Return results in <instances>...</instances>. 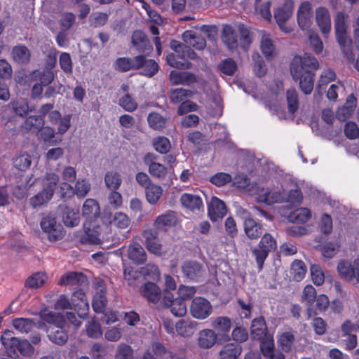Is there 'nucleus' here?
I'll list each match as a JSON object with an SVG mask.
<instances>
[{"label":"nucleus","instance_id":"nucleus-1","mask_svg":"<svg viewBox=\"0 0 359 359\" xmlns=\"http://www.w3.org/2000/svg\"><path fill=\"white\" fill-rule=\"evenodd\" d=\"M318 67L316 58L309 54L295 55L290 63V74L294 81H299V88L305 95H310L313 91L314 72Z\"/></svg>","mask_w":359,"mask_h":359},{"label":"nucleus","instance_id":"nucleus-2","mask_svg":"<svg viewBox=\"0 0 359 359\" xmlns=\"http://www.w3.org/2000/svg\"><path fill=\"white\" fill-rule=\"evenodd\" d=\"M99 203L93 198L85 201L82 207V215L86 218L83 224L84 233L80 238L82 244L97 245L100 243V229L93 224V219L100 216Z\"/></svg>","mask_w":359,"mask_h":359},{"label":"nucleus","instance_id":"nucleus-3","mask_svg":"<svg viewBox=\"0 0 359 359\" xmlns=\"http://www.w3.org/2000/svg\"><path fill=\"white\" fill-rule=\"evenodd\" d=\"M278 243L276 238L270 233H265L261 237L258 244L251 249L259 270L263 269L264 262L271 252L276 250Z\"/></svg>","mask_w":359,"mask_h":359},{"label":"nucleus","instance_id":"nucleus-4","mask_svg":"<svg viewBox=\"0 0 359 359\" xmlns=\"http://www.w3.org/2000/svg\"><path fill=\"white\" fill-rule=\"evenodd\" d=\"M294 8L293 0H284L282 4L274 7L273 16L280 29L289 33L291 28L286 25L287 21L292 17Z\"/></svg>","mask_w":359,"mask_h":359},{"label":"nucleus","instance_id":"nucleus-5","mask_svg":"<svg viewBox=\"0 0 359 359\" xmlns=\"http://www.w3.org/2000/svg\"><path fill=\"white\" fill-rule=\"evenodd\" d=\"M158 156L154 153L148 152L143 157V162L148 167L149 173L154 177L160 180H165L168 172V168L157 162Z\"/></svg>","mask_w":359,"mask_h":359},{"label":"nucleus","instance_id":"nucleus-6","mask_svg":"<svg viewBox=\"0 0 359 359\" xmlns=\"http://www.w3.org/2000/svg\"><path fill=\"white\" fill-rule=\"evenodd\" d=\"M190 313L194 318L204 320L212 313V306L207 299L197 297L191 302Z\"/></svg>","mask_w":359,"mask_h":359},{"label":"nucleus","instance_id":"nucleus-7","mask_svg":"<svg viewBox=\"0 0 359 359\" xmlns=\"http://www.w3.org/2000/svg\"><path fill=\"white\" fill-rule=\"evenodd\" d=\"M337 271L340 277L356 285L359 283V262L351 264L346 261H341L337 266Z\"/></svg>","mask_w":359,"mask_h":359},{"label":"nucleus","instance_id":"nucleus-8","mask_svg":"<svg viewBox=\"0 0 359 359\" xmlns=\"http://www.w3.org/2000/svg\"><path fill=\"white\" fill-rule=\"evenodd\" d=\"M42 230L48 234L50 241H57L63 237L62 227L57 224L55 217L48 215L43 217L40 223Z\"/></svg>","mask_w":359,"mask_h":359},{"label":"nucleus","instance_id":"nucleus-9","mask_svg":"<svg viewBox=\"0 0 359 359\" xmlns=\"http://www.w3.org/2000/svg\"><path fill=\"white\" fill-rule=\"evenodd\" d=\"M162 304L165 307L170 308L171 313L177 317H182L187 313V305L183 299H174L170 291L163 292Z\"/></svg>","mask_w":359,"mask_h":359},{"label":"nucleus","instance_id":"nucleus-10","mask_svg":"<svg viewBox=\"0 0 359 359\" xmlns=\"http://www.w3.org/2000/svg\"><path fill=\"white\" fill-rule=\"evenodd\" d=\"M143 58L140 55L133 57H118L114 63V68L119 72H127L130 70H137L141 69Z\"/></svg>","mask_w":359,"mask_h":359},{"label":"nucleus","instance_id":"nucleus-11","mask_svg":"<svg viewBox=\"0 0 359 359\" xmlns=\"http://www.w3.org/2000/svg\"><path fill=\"white\" fill-rule=\"evenodd\" d=\"M0 341L4 346L8 356L13 358L18 356V349L20 340L15 337L13 331L6 330L1 335Z\"/></svg>","mask_w":359,"mask_h":359},{"label":"nucleus","instance_id":"nucleus-12","mask_svg":"<svg viewBox=\"0 0 359 359\" xmlns=\"http://www.w3.org/2000/svg\"><path fill=\"white\" fill-rule=\"evenodd\" d=\"M334 29L337 42L344 51L347 43V27L344 13L338 12L337 13L334 19Z\"/></svg>","mask_w":359,"mask_h":359},{"label":"nucleus","instance_id":"nucleus-13","mask_svg":"<svg viewBox=\"0 0 359 359\" xmlns=\"http://www.w3.org/2000/svg\"><path fill=\"white\" fill-rule=\"evenodd\" d=\"M243 229L245 234L250 240H257L262 236L264 231L262 224L251 216L245 218Z\"/></svg>","mask_w":359,"mask_h":359},{"label":"nucleus","instance_id":"nucleus-14","mask_svg":"<svg viewBox=\"0 0 359 359\" xmlns=\"http://www.w3.org/2000/svg\"><path fill=\"white\" fill-rule=\"evenodd\" d=\"M312 6L309 1L302 2L297 11V22L303 30L308 29L312 22Z\"/></svg>","mask_w":359,"mask_h":359},{"label":"nucleus","instance_id":"nucleus-15","mask_svg":"<svg viewBox=\"0 0 359 359\" xmlns=\"http://www.w3.org/2000/svg\"><path fill=\"white\" fill-rule=\"evenodd\" d=\"M141 295L149 302L157 304L161 298V290L154 283L147 282L140 288Z\"/></svg>","mask_w":359,"mask_h":359},{"label":"nucleus","instance_id":"nucleus-16","mask_svg":"<svg viewBox=\"0 0 359 359\" xmlns=\"http://www.w3.org/2000/svg\"><path fill=\"white\" fill-rule=\"evenodd\" d=\"M227 212L226 206L224 202L216 196L211 198L208 205V215L212 222L223 218Z\"/></svg>","mask_w":359,"mask_h":359},{"label":"nucleus","instance_id":"nucleus-17","mask_svg":"<svg viewBox=\"0 0 359 359\" xmlns=\"http://www.w3.org/2000/svg\"><path fill=\"white\" fill-rule=\"evenodd\" d=\"M316 20L322 34L326 36L331 30V19L329 11L325 7H318L316 10Z\"/></svg>","mask_w":359,"mask_h":359},{"label":"nucleus","instance_id":"nucleus-18","mask_svg":"<svg viewBox=\"0 0 359 359\" xmlns=\"http://www.w3.org/2000/svg\"><path fill=\"white\" fill-rule=\"evenodd\" d=\"M131 43L136 50L142 53L152 50L150 41L144 32L136 29L133 32L131 37Z\"/></svg>","mask_w":359,"mask_h":359},{"label":"nucleus","instance_id":"nucleus-19","mask_svg":"<svg viewBox=\"0 0 359 359\" xmlns=\"http://www.w3.org/2000/svg\"><path fill=\"white\" fill-rule=\"evenodd\" d=\"M106 295V287L101 283H98L92 302V306L95 312L103 313L104 311L108 302Z\"/></svg>","mask_w":359,"mask_h":359},{"label":"nucleus","instance_id":"nucleus-20","mask_svg":"<svg viewBox=\"0 0 359 359\" xmlns=\"http://www.w3.org/2000/svg\"><path fill=\"white\" fill-rule=\"evenodd\" d=\"M184 42L194 48L199 50H203L206 46V41L201 34L193 30H186L182 34Z\"/></svg>","mask_w":359,"mask_h":359},{"label":"nucleus","instance_id":"nucleus-21","mask_svg":"<svg viewBox=\"0 0 359 359\" xmlns=\"http://www.w3.org/2000/svg\"><path fill=\"white\" fill-rule=\"evenodd\" d=\"M231 324V320L226 316H218L211 321V327L217 332L218 334L226 337V341L230 340L229 332Z\"/></svg>","mask_w":359,"mask_h":359},{"label":"nucleus","instance_id":"nucleus-22","mask_svg":"<svg viewBox=\"0 0 359 359\" xmlns=\"http://www.w3.org/2000/svg\"><path fill=\"white\" fill-rule=\"evenodd\" d=\"M86 281V276L83 273L72 271L62 275L60 279L59 285L81 287Z\"/></svg>","mask_w":359,"mask_h":359},{"label":"nucleus","instance_id":"nucleus-23","mask_svg":"<svg viewBox=\"0 0 359 359\" xmlns=\"http://www.w3.org/2000/svg\"><path fill=\"white\" fill-rule=\"evenodd\" d=\"M182 269L185 277L192 280H197L201 276L203 265L196 261H187L183 263Z\"/></svg>","mask_w":359,"mask_h":359},{"label":"nucleus","instance_id":"nucleus-24","mask_svg":"<svg viewBox=\"0 0 359 359\" xmlns=\"http://www.w3.org/2000/svg\"><path fill=\"white\" fill-rule=\"evenodd\" d=\"M251 335L255 340H262L269 335L266 321L263 316L256 318L252 321Z\"/></svg>","mask_w":359,"mask_h":359},{"label":"nucleus","instance_id":"nucleus-25","mask_svg":"<svg viewBox=\"0 0 359 359\" xmlns=\"http://www.w3.org/2000/svg\"><path fill=\"white\" fill-rule=\"evenodd\" d=\"M65 326H55L47 330L48 337L53 343L62 346L66 344L69 336L65 330Z\"/></svg>","mask_w":359,"mask_h":359},{"label":"nucleus","instance_id":"nucleus-26","mask_svg":"<svg viewBox=\"0 0 359 359\" xmlns=\"http://www.w3.org/2000/svg\"><path fill=\"white\" fill-rule=\"evenodd\" d=\"M176 223L177 217L175 212L168 210L156 217L154 226L158 229L166 230L167 228L174 226Z\"/></svg>","mask_w":359,"mask_h":359},{"label":"nucleus","instance_id":"nucleus-27","mask_svg":"<svg viewBox=\"0 0 359 359\" xmlns=\"http://www.w3.org/2000/svg\"><path fill=\"white\" fill-rule=\"evenodd\" d=\"M39 314L43 322L52 325L53 327L66 326L65 318L60 313L43 309L40 311Z\"/></svg>","mask_w":359,"mask_h":359},{"label":"nucleus","instance_id":"nucleus-28","mask_svg":"<svg viewBox=\"0 0 359 359\" xmlns=\"http://www.w3.org/2000/svg\"><path fill=\"white\" fill-rule=\"evenodd\" d=\"M128 257L136 264H142L147 260V254L138 243H133L129 245Z\"/></svg>","mask_w":359,"mask_h":359},{"label":"nucleus","instance_id":"nucleus-29","mask_svg":"<svg viewBox=\"0 0 359 359\" xmlns=\"http://www.w3.org/2000/svg\"><path fill=\"white\" fill-rule=\"evenodd\" d=\"M217 339V334L211 329H204L199 332L198 342L202 348L212 347Z\"/></svg>","mask_w":359,"mask_h":359},{"label":"nucleus","instance_id":"nucleus-30","mask_svg":"<svg viewBox=\"0 0 359 359\" xmlns=\"http://www.w3.org/2000/svg\"><path fill=\"white\" fill-rule=\"evenodd\" d=\"M294 341L295 337L292 330L284 332L277 337L278 346L281 349L280 351L285 353L292 351Z\"/></svg>","mask_w":359,"mask_h":359},{"label":"nucleus","instance_id":"nucleus-31","mask_svg":"<svg viewBox=\"0 0 359 359\" xmlns=\"http://www.w3.org/2000/svg\"><path fill=\"white\" fill-rule=\"evenodd\" d=\"M194 95V91L182 88L172 89L170 92V101L173 104H180L182 102L187 101Z\"/></svg>","mask_w":359,"mask_h":359},{"label":"nucleus","instance_id":"nucleus-32","mask_svg":"<svg viewBox=\"0 0 359 359\" xmlns=\"http://www.w3.org/2000/svg\"><path fill=\"white\" fill-rule=\"evenodd\" d=\"M242 347L238 344L228 343L219 352V359H237L241 354Z\"/></svg>","mask_w":359,"mask_h":359},{"label":"nucleus","instance_id":"nucleus-33","mask_svg":"<svg viewBox=\"0 0 359 359\" xmlns=\"http://www.w3.org/2000/svg\"><path fill=\"white\" fill-rule=\"evenodd\" d=\"M180 201L184 207L192 211L203 208L201 198L195 194L184 193L181 196Z\"/></svg>","mask_w":359,"mask_h":359},{"label":"nucleus","instance_id":"nucleus-34","mask_svg":"<svg viewBox=\"0 0 359 359\" xmlns=\"http://www.w3.org/2000/svg\"><path fill=\"white\" fill-rule=\"evenodd\" d=\"M316 297V289L311 285H307L303 290L302 302L306 303L309 318L316 313L313 310V304Z\"/></svg>","mask_w":359,"mask_h":359},{"label":"nucleus","instance_id":"nucleus-35","mask_svg":"<svg viewBox=\"0 0 359 359\" xmlns=\"http://www.w3.org/2000/svg\"><path fill=\"white\" fill-rule=\"evenodd\" d=\"M222 39L230 50L236 49L238 47V35L231 25H226L223 28Z\"/></svg>","mask_w":359,"mask_h":359},{"label":"nucleus","instance_id":"nucleus-36","mask_svg":"<svg viewBox=\"0 0 359 359\" xmlns=\"http://www.w3.org/2000/svg\"><path fill=\"white\" fill-rule=\"evenodd\" d=\"M257 201L267 205L282 203L284 201V194L280 191H268L257 196Z\"/></svg>","mask_w":359,"mask_h":359},{"label":"nucleus","instance_id":"nucleus-37","mask_svg":"<svg viewBox=\"0 0 359 359\" xmlns=\"http://www.w3.org/2000/svg\"><path fill=\"white\" fill-rule=\"evenodd\" d=\"M357 104V99L353 95L348 96L345 106L339 107L337 111V117L339 120H346L348 116L353 111Z\"/></svg>","mask_w":359,"mask_h":359},{"label":"nucleus","instance_id":"nucleus-38","mask_svg":"<svg viewBox=\"0 0 359 359\" xmlns=\"http://www.w3.org/2000/svg\"><path fill=\"white\" fill-rule=\"evenodd\" d=\"M167 63L175 68L185 69L191 67V62L186 60V55L180 53H170L167 55Z\"/></svg>","mask_w":359,"mask_h":359},{"label":"nucleus","instance_id":"nucleus-39","mask_svg":"<svg viewBox=\"0 0 359 359\" xmlns=\"http://www.w3.org/2000/svg\"><path fill=\"white\" fill-rule=\"evenodd\" d=\"M13 60L18 64H26L30 60V51L24 45L15 46L11 51Z\"/></svg>","mask_w":359,"mask_h":359},{"label":"nucleus","instance_id":"nucleus-40","mask_svg":"<svg viewBox=\"0 0 359 359\" xmlns=\"http://www.w3.org/2000/svg\"><path fill=\"white\" fill-rule=\"evenodd\" d=\"M12 325L20 333H29L36 326L33 319L27 318H16L13 320Z\"/></svg>","mask_w":359,"mask_h":359},{"label":"nucleus","instance_id":"nucleus-41","mask_svg":"<svg viewBox=\"0 0 359 359\" xmlns=\"http://www.w3.org/2000/svg\"><path fill=\"white\" fill-rule=\"evenodd\" d=\"M311 217L309 209L306 208H298L290 213L288 219L292 223L304 224Z\"/></svg>","mask_w":359,"mask_h":359},{"label":"nucleus","instance_id":"nucleus-42","mask_svg":"<svg viewBox=\"0 0 359 359\" xmlns=\"http://www.w3.org/2000/svg\"><path fill=\"white\" fill-rule=\"evenodd\" d=\"M60 180L59 176L54 172L47 173L43 179V191L53 197L56 185Z\"/></svg>","mask_w":359,"mask_h":359},{"label":"nucleus","instance_id":"nucleus-43","mask_svg":"<svg viewBox=\"0 0 359 359\" xmlns=\"http://www.w3.org/2000/svg\"><path fill=\"white\" fill-rule=\"evenodd\" d=\"M149 126L155 130L161 131L166 127L167 119L158 112H151L147 116Z\"/></svg>","mask_w":359,"mask_h":359},{"label":"nucleus","instance_id":"nucleus-44","mask_svg":"<svg viewBox=\"0 0 359 359\" xmlns=\"http://www.w3.org/2000/svg\"><path fill=\"white\" fill-rule=\"evenodd\" d=\"M43 125L44 119L41 116H29L26 118L23 127L27 131L39 133Z\"/></svg>","mask_w":359,"mask_h":359},{"label":"nucleus","instance_id":"nucleus-45","mask_svg":"<svg viewBox=\"0 0 359 359\" xmlns=\"http://www.w3.org/2000/svg\"><path fill=\"white\" fill-rule=\"evenodd\" d=\"M143 58L142 74L144 76L151 77L157 74L159 69L158 64L154 60H147L144 55H140Z\"/></svg>","mask_w":359,"mask_h":359},{"label":"nucleus","instance_id":"nucleus-46","mask_svg":"<svg viewBox=\"0 0 359 359\" xmlns=\"http://www.w3.org/2000/svg\"><path fill=\"white\" fill-rule=\"evenodd\" d=\"M163 189L159 185L151 184L145 189V195L147 201L152 205L156 204L161 197Z\"/></svg>","mask_w":359,"mask_h":359},{"label":"nucleus","instance_id":"nucleus-47","mask_svg":"<svg viewBox=\"0 0 359 359\" xmlns=\"http://www.w3.org/2000/svg\"><path fill=\"white\" fill-rule=\"evenodd\" d=\"M107 187L111 190H118L122 183L121 175L117 172L108 171L104 176Z\"/></svg>","mask_w":359,"mask_h":359},{"label":"nucleus","instance_id":"nucleus-48","mask_svg":"<svg viewBox=\"0 0 359 359\" xmlns=\"http://www.w3.org/2000/svg\"><path fill=\"white\" fill-rule=\"evenodd\" d=\"M62 220L66 226H76L79 223V213L68 207H65L62 212Z\"/></svg>","mask_w":359,"mask_h":359},{"label":"nucleus","instance_id":"nucleus-49","mask_svg":"<svg viewBox=\"0 0 359 359\" xmlns=\"http://www.w3.org/2000/svg\"><path fill=\"white\" fill-rule=\"evenodd\" d=\"M152 145L154 149L161 154H167L171 149V144L169 139L164 136H158L154 138Z\"/></svg>","mask_w":359,"mask_h":359},{"label":"nucleus","instance_id":"nucleus-50","mask_svg":"<svg viewBox=\"0 0 359 359\" xmlns=\"http://www.w3.org/2000/svg\"><path fill=\"white\" fill-rule=\"evenodd\" d=\"M287 109L290 114H294L299 109V97L294 88L288 89L286 92Z\"/></svg>","mask_w":359,"mask_h":359},{"label":"nucleus","instance_id":"nucleus-51","mask_svg":"<svg viewBox=\"0 0 359 359\" xmlns=\"http://www.w3.org/2000/svg\"><path fill=\"white\" fill-rule=\"evenodd\" d=\"M254 62L253 71L258 77L264 76L267 72L265 62L262 56L258 53H254L252 55Z\"/></svg>","mask_w":359,"mask_h":359},{"label":"nucleus","instance_id":"nucleus-52","mask_svg":"<svg viewBox=\"0 0 359 359\" xmlns=\"http://www.w3.org/2000/svg\"><path fill=\"white\" fill-rule=\"evenodd\" d=\"M46 280V276L45 273H35L27 279L25 286L29 288H39L44 285Z\"/></svg>","mask_w":359,"mask_h":359},{"label":"nucleus","instance_id":"nucleus-53","mask_svg":"<svg viewBox=\"0 0 359 359\" xmlns=\"http://www.w3.org/2000/svg\"><path fill=\"white\" fill-rule=\"evenodd\" d=\"M86 334L90 338L97 339L102 335L101 325L95 318H93L91 321L88 323L86 325Z\"/></svg>","mask_w":359,"mask_h":359},{"label":"nucleus","instance_id":"nucleus-54","mask_svg":"<svg viewBox=\"0 0 359 359\" xmlns=\"http://www.w3.org/2000/svg\"><path fill=\"white\" fill-rule=\"evenodd\" d=\"M261 50L267 60L272 59L276 54L275 46L271 39L269 38L262 39L261 41Z\"/></svg>","mask_w":359,"mask_h":359},{"label":"nucleus","instance_id":"nucleus-55","mask_svg":"<svg viewBox=\"0 0 359 359\" xmlns=\"http://www.w3.org/2000/svg\"><path fill=\"white\" fill-rule=\"evenodd\" d=\"M133 350L130 345L125 343L118 344L116 354L114 356L115 359H133Z\"/></svg>","mask_w":359,"mask_h":359},{"label":"nucleus","instance_id":"nucleus-56","mask_svg":"<svg viewBox=\"0 0 359 359\" xmlns=\"http://www.w3.org/2000/svg\"><path fill=\"white\" fill-rule=\"evenodd\" d=\"M218 67L221 72L228 76L233 75L237 70V65L231 58H227L222 60L219 64Z\"/></svg>","mask_w":359,"mask_h":359},{"label":"nucleus","instance_id":"nucleus-57","mask_svg":"<svg viewBox=\"0 0 359 359\" xmlns=\"http://www.w3.org/2000/svg\"><path fill=\"white\" fill-rule=\"evenodd\" d=\"M291 269L294 273V278L299 281L302 280L306 273V266L303 261L294 260L291 266Z\"/></svg>","mask_w":359,"mask_h":359},{"label":"nucleus","instance_id":"nucleus-58","mask_svg":"<svg viewBox=\"0 0 359 359\" xmlns=\"http://www.w3.org/2000/svg\"><path fill=\"white\" fill-rule=\"evenodd\" d=\"M259 341H260V350L264 357L276 351L274 348L273 339L270 335H267L263 339Z\"/></svg>","mask_w":359,"mask_h":359},{"label":"nucleus","instance_id":"nucleus-59","mask_svg":"<svg viewBox=\"0 0 359 359\" xmlns=\"http://www.w3.org/2000/svg\"><path fill=\"white\" fill-rule=\"evenodd\" d=\"M14 112L22 117H25L29 112V104L26 100L20 99L12 102Z\"/></svg>","mask_w":359,"mask_h":359},{"label":"nucleus","instance_id":"nucleus-60","mask_svg":"<svg viewBox=\"0 0 359 359\" xmlns=\"http://www.w3.org/2000/svg\"><path fill=\"white\" fill-rule=\"evenodd\" d=\"M57 193L60 198L64 201L72 198L74 195V187L69 182H63L60 184Z\"/></svg>","mask_w":359,"mask_h":359},{"label":"nucleus","instance_id":"nucleus-61","mask_svg":"<svg viewBox=\"0 0 359 359\" xmlns=\"http://www.w3.org/2000/svg\"><path fill=\"white\" fill-rule=\"evenodd\" d=\"M32 163L31 156L27 154H23L13 160L14 166L19 170H26Z\"/></svg>","mask_w":359,"mask_h":359},{"label":"nucleus","instance_id":"nucleus-62","mask_svg":"<svg viewBox=\"0 0 359 359\" xmlns=\"http://www.w3.org/2000/svg\"><path fill=\"white\" fill-rule=\"evenodd\" d=\"M151 349L154 355L157 358H163L164 356H169L170 358L174 357V353L169 351L161 342H154L151 344Z\"/></svg>","mask_w":359,"mask_h":359},{"label":"nucleus","instance_id":"nucleus-63","mask_svg":"<svg viewBox=\"0 0 359 359\" xmlns=\"http://www.w3.org/2000/svg\"><path fill=\"white\" fill-rule=\"evenodd\" d=\"M90 189V184L86 180H78L75 184L74 191L79 198H84Z\"/></svg>","mask_w":359,"mask_h":359},{"label":"nucleus","instance_id":"nucleus-64","mask_svg":"<svg viewBox=\"0 0 359 359\" xmlns=\"http://www.w3.org/2000/svg\"><path fill=\"white\" fill-rule=\"evenodd\" d=\"M112 223L119 229H126L129 226L130 219L126 214L116 212L113 217Z\"/></svg>","mask_w":359,"mask_h":359}]
</instances>
